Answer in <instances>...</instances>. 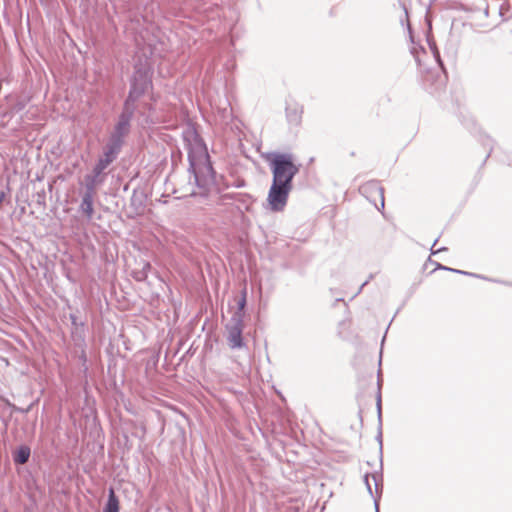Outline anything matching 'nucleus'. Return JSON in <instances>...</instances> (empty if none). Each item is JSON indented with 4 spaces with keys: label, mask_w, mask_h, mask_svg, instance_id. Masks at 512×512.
I'll return each mask as SVG.
<instances>
[{
    "label": "nucleus",
    "mask_w": 512,
    "mask_h": 512,
    "mask_svg": "<svg viewBox=\"0 0 512 512\" xmlns=\"http://www.w3.org/2000/svg\"><path fill=\"white\" fill-rule=\"evenodd\" d=\"M5 195H6V194H5V192H4L3 190H2V191H0V204H1V203H2V201L4 200Z\"/></svg>",
    "instance_id": "5701e85b"
},
{
    "label": "nucleus",
    "mask_w": 512,
    "mask_h": 512,
    "mask_svg": "<svg viewBox=\"0 0 512 512\" xmlns=\"http://www.w3.org/2000/svg\"><path fill=\"white\" fill-rule=\"evenodd\" d=\"M136 106L124 103L123 110L118 117V121L114 127V130L110 138L117 140L121 143L124 142V138L129 134L131 128V120L134 116Z\"/></svg>",
    "instance_id": "39448f33"
},
{
    "label": "nucleus",
    "mask_w": 512,
    "mask_h": 512,
    "mask_svg": "<svg viewBox=\"0 0 512 512\" xmlns=\"http://www.w3.org/2000/svg\"><path fill=\"white\" fill-rule=\"evenodd\" d=\"M237 305H238V310L236 312H240L243 314V310L246 305V293L245 292L243 293V296L241 297V299L238 301Z\"/></svg>",
    "instance_id": "a211bd4d"
},
{
    "label": "nucleus",
    "mask_w": 512,
    "mask_h": 512,
    "mask_svg": "<svg viewBox=\"0 0 512 512\" xmlns=\"http://www.w3.org/2000/svg\"><path fill=\"white\" fill-rule=\"evenodd\" d=\"M287 119L291 124H299L301 120V115L296 108H287L286 109Z\"/></svg>",
    "instance_id": "ddd939ff"
},
{
    "label": "nucleus",
    "mask_w": 512,
    "mask_h": 512,
    "mask_svg": "<svg viewBox=\"0 0 512 512\" xmlns=\"http://www.w3.org/2000/svg\"><path fill=\"white\" fill-rule=\"evenodd\" d=\"M377 440L379 441L380 451H381L382 450V433H381V431L379 432V434L377 436Z\"/></svg>",
    "instance_id": "4be33fe9"
},
{
    "label": "nucleus",
    "mask_w": 512,
    "mask_h": 512,
    "mask_svg": "<svg viewBox=\"0 0 512 512\" xmlns=\"http://www.w3.org/2000/svg\"><path fill=\"white\" fill-rule=\"evenodd\" d=\"M148 277L146 270H136L133 272V278L136 281H144Z\"/></svg>",
    "instance_id": "2eb2a0df"
},
{
    "label": "nucleus",
    "mask_w": 512,
    "mask_h": 512,
    "mask_svg": "<svg viewBox=\"0 0 512 512\" xmlns=\"http://www.w3.org/2000/svg\"><path fill=\"white\" fill-rule=\"evenodd\" d=\"M97 195V191L90 190L84 188V191L81 195V203L79 205V212L85 216V218L90 221L93 218L94 214V199Z\"/></svg>",
    "instance_id": "0eeeda50"
},
{
    "label": "nucleus",
    "mask_w": 512,
    "mask_h": 512,
    "mask_svg": "<svg viewBox=\"0 0 512 512\" xmlns=\"http://www.w3.org/2000/svg\"><path fill=\"white\" fill-rule=\"evenodd\" d=\"M437 242H438V239L434 240V243H433L432 247H434V246L436 245V243H437ZM431 250H432V254H435V253H437V252H440V251H444V250H446V248H444V247H443V248H440V249H438V250H436V251H434V250H433V248H431Z\"/></svg>",
    "instance_id": "6ab92c4d"
},
{
    "label": "nucleus",
    "mask_w": 512,
    "mask_h": 512,
    "mask_svg": "<svg viewBox=\"0 0 512 512\" xmlns=\"http://www.w3.org/2000/svg\"><path fill=\"white\" fill-rule=\"evenodd\" d=\"M123 143L109 138L108 143L104 147L103 155L98 159V162L109 166L114 160H116L118 154L121 151Z\"/></svg>",
    "instance_id": "6e6552de"
},
{
    "label": "nucleus",
    "mask_w": 512,
    "mask_h": 512,
    "mask_svg": "<svg viewBox=\"0 0 512 512\" xmlns=\"http://www.w3.org/2000/svg\"><path fill=\"white\" fill-rule=\"evenodd\" d=\"M380 387H381V383H380V380H378V393H377V396H376V407H377L378 421L381 424V420H382V407H381Z\"/></svg>",
    "instance_id": "4468645a"
},
{
    "label": "nucleus",
    "mask_w": 512,
    "mask_h": 512,
    "mask_svg": "<svg viewBox=\"0 0 512 512\" xmlns=\"http://www.w3.org/2000/svg\"><path fill=\"white\" fill-rule=\"evenodd\" d=\"M439 268H440V269H443V270H447V271H451V272L459 273V274H464V275H469V276L479 277L478 275L473 274V273H469V272L462 271V270H458V269L448 268V267H445V266H442V265H439Z\"/></svg>",
    "instance_id": "dca6fc26"
},
{
    "label": "nucleus",
    "mask_w": 512,
    "mask_h": 512,
    "mask_svg": "<svg viewBox=\"0 0 512 512\" xmlns=\"http://www.w3.org/2000/svg\"><path fill=\"white\" fill-rule=\"evenodd\" d=\"M184 147L188 153L189 169L196 188L191 195H206L214 182L213 168L209 161L206 145L193 128L183 131Z\"/></svg>",
    "instance_id": "f03ea898"
},
{
    "label": "nucleus",
    "mask_w": 512,
    "mask_h": 512,
    "mask_svg": "<svg viewBox=\"0 0 512 512\" xmlns=\"http://www.w3.org/2000/svg\"><path fill=\"white\" fill-rule=\"evenodd\" d=\"M31 449L27 445H21L13 452V460L16 464L23 465L28 462Z\"/></svg>",
    "instance_id": "9d476101"
},
{
    "label": "nucleus",
    "mask_w": 512,
    "mask_h": 512,
    "mask_svg": "<svg viewBox=\"0 0 512 512\" xmlns=\"http://www.w3.org/2000/svg\"><path fill=\"white\" fill-rule=\"evenodd\" d=\"M151 81L146 68H137L132 81L129 94L124 103L135 106L136 101L145 93Z\"/></svg>",
    "instance_id": "7ed1b4c3"
},
{
    "label": "nucleus",
    "mask_w": 512,
    "mask_h": 512,
    "mask_svg": "<svg viewBox=\"0 0 512 512\" xmlns=\"http://www.w3.org/2000/svg\"><path fill=\"white\" fill-rule=\"evenodd\" d=\"M104 512H119V500L113 489H110L109 491L108 500L104 507Z\"/></svg>",
    "instance_id": "f8f14e48"
},
{
    "label": "nucleus",
    "mask_w": 512,
    "mask_h": 512,
    "mask_svg": "<svg viewBox=\"0 0 512 512\" xmlns=\"http://www.w3.org/2000/svg\"><path fill=\"white\" fill-rule=\"evenodd\" d=\"M108 166L97 161L91 173L86 174L83 179L84 188L97 191L106 180L105 170Z\"/></svg>",
    "instance_id": "423d86ee"
},
{
    "label": "nucleus",
    "mask_w": 512,
    "mask_h": 512,
    "mask_svg": "<svg viewBox=\"0 0 512 512\" xmlns=\"http://www.w3.org/2000/svg\"><path fill=\"white\" fill-rule=\"evenodd\" d=\"M370 477H372V479L374 480L376 494H378V491H379V482L377 480V475H375V474L366 473L364 476V482H365L366 488H367L369 494L374 498L375 510H376V512H379V496L373 495L370 480H369Z\"/></svg>",
    "instance_id": "9b49d317"
},
{
    "label": "nucleus",
    "mask_w": 512,
    "mask_h": 512,
    "mask_svg": "<svg viewBox=\"0 0 512 512\" xmlns=\"http://www.w3.org/2000/svg\"><path fill=\"white\" fill-rule=\"evenodd\" d=\"M265 160L273 175L268 202L273 211H281L287 204L293 178L299 173L300 165L295 163L292 153L271 152L265 156Z\"/></svg>",
    "instance_id": "f257e3e1"
},
{
    "label": "nucleus",
    "mask_w": 512,
    "mask_h": 512,
    "mask_svg": "<svg viewBox=\"0 0 512 512\" xmlns=\"http://www.w3.org/2000/svg\"><path fill=\"white\" fill-rule=\"evenodd\" d=\"M244 314L235 312L226 325L227 342L231 349H241L245 346L242 338Z\"/></svg>",
    "instance_id": "20e7f679"
},
{
    "label": "nucleus",
    "mask_w": 512,
    "mask_h": 512,
    "mask_svg": "<svg viewBox=\"0 0 512 512\" xmlns=\"http://www.w3.org/2000/svg\"><path fill=\"white\" fill-rule=\"evenodd\" d=\"M489 280L492 281V279H489ZM493 282L501 283V284H504V285H507V286H512L511 282L500 281V280H493Z\"/></svg>",
    "instance_id": "412c9836"
},
{
    "label": "nucleus",
    "mask_w": 512,
    "mask_h": 512,
    "mask_svg": "<svg viewBox=\"0 0 512 512\" xmlns=\"http://www.w3.org/2000/svg\"><path fill=\"white\" fill-rule=\"evenodd\" d=\"M151 269V264L149 262H145L143 264V267L141 270H146V272L148 273V271Z\"/></svg>",
    "instance_id": "aec40b11"
},
{
    "label": "nucleus",
    "mask_w": 512,
    "mask_h": 512,
    "mask_svg": "<svg viewBox=\"0 0 512 512\" xmlns=\"http://www.w3.org/2000/svg\"><path fill=\"white\" fill-rule=\"evenodd\" d=\"M366 284H367V281L363 282V284H362V285L360 286V288L358 289V291H357L356 295H357V294H359V293L361 292L362 288H363Z\"/></svg>",
    "instance_id": "b1692460"
},
{
    "label": "nucleus",
    "mask_w": 512,
    "mask_h": 512,
    "mask_svg": "<svg viewBox=\"0 0 512 512\" xmlns=\"http://www.w3.org/2000/svg\"><path fill=\"white\" fill-rule=\"evenodd\" d=\"M430 48H431V50H432V52H433V55H434L435 60L438 62V64H439L441 67H443V63H442V61H441L440 53H439V51H438L437 47H436L435 45H433V46H432V45H430Z\"/></svg>",
    "instance_id": "f3484780"
},
{
    "label": "nucleus",
    "mask_w": 512,
    "mask_h": 512,
    "mask_svg": "<svg viewBox=\"0 0 512 512\" xmlns=\"http://www.w3.org/2000/svg\"><path fill=\"white\" fill-rule=\"evenodd\" d=\"M360 193L366 198H370L372 195L380 197L381 206L384 207V189L380 185L379 181L371 180L361 185L359 188Z\"/></svg>",
    "instance_id": "1a4fd4ad"
}]
</instances>
